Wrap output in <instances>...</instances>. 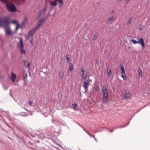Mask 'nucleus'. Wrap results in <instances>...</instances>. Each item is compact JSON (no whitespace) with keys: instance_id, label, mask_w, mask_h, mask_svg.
<instances>
[{"instance_id":"obj_1","label":"nucleus","mask_w":150,"mask_h":150,"mask_svg":"<svg viewBox=\"0 0 150 150\" xmlns=\"http://www.w3.org/2000/svg\"><path fill=\"white\" fill-rule=\"evenodd\" d=\"M9 18L8 17L0 18V26L3 25L4 26L6 34L7 36L9 35Z\"/></svg>"},{"instance_id":"obj_2","label":"nucleus","mask_w":150,"mask_h":150,"mask_svg":"<svg viewBox=\"0 0 150 150\" xmlns=\"http://www.w3.org/2000/svg\"><path fill=\"white\" fill-rule=\"evenodd\" d=\"M102 93L103 95V102L107 103L108 101V93L105 85H103L102 87Z\"/></svg>"},{"instance_id":"obj_3","label":"nucleus","mask_w":150,"mask_h":150,"mask_svg":"<svg viewBox=\"0 0 150 150\" xmlns=\"http://www.w3.org/2000/svg\"><path fill=\"white\" fill-rule=\"evenodd\" d=\"M19 38L20 40V42L17 43L18 47L20 49L21 53L25 54V50L23 49V45L22 40L21 38Z\"/></svg>"},{"instance_id":"obj_4","label":"nucleus","mask_w":150,"mask_h":150,"mask_svg":"<svg viewBox=\"0 0 150 150\" xmlns=\"http://www.w3.org/2000/svg\"><path fill=\"white\" fill-rule=\"evenodd\" d=\"M123 98L126 99L129 98L131 96V94L129 91L128 90H125L123 91Z\"/></svg>"},{"instance_id":"obj_5","label":"nucleus","mask_w":150,"mask_h":150,"mask_svg":"<svg viewBox=\"0 0 150 150\" xmlns=\"http://www.w3.org/2000/svg\"><path fill=\"white\" fill-rule=\"evenodd\" d=\"M131 41L134 44H140L142 47H144V39L142 38H141L139 39V41H136L134 39H132L131 40Z\"/></svg>"},{"instance_id":"obj_6","label":"nucleus","mask_w":150,"mask_h":150,"mask_svg":"<svg viewBox=\"0 0 150 150\" xmlns=\"http://www.w3.org/2000/svg\"><path fill=\"white\" fill-rule=\"evenodd\" d=\"M12 23L16 25V27L15 29L16 31H17L18 28H19L22 29V27L21 26H20L18 22L16 20H14L12 21H10V24Z\"/></svg>"},{"instance_id":"obj_7","label":"nucleus","mask_w":150,"mask_h":150,"mask_svg":"<svg viewBox=\"0 0 150 150\" xmlns=\"http://www.w3.org/2000/svg\"><path fill=\"white\" fill-rule=\"evenodd\" d=\"M89 85V83L88 82L84 81L83 82V87L85 89V92L87 93L88 91V87Z\"/></svg>"},{"instance_id":"obj_8","label":"nucleus","mask_w":150,"mask_h":150,"mask_svg":"<svg viewBox=\"0 0 150 150\" xmlns=\"http://www.w3.org/2000/svg\"><path fill=\"white\" fill-rule=\"evenodd\" d=\"M17 10L16 8L15 5L10 3V11L14 12L17 11Z\"/></svg>"},{"instance_id":"obj_9","label":"nucleus","mask_w":150,"mask_h":150,"mask_svg":"<svg viewBox=\"0 0 150 150\" xmlns=\"http://www.w3.org/2000/svg\"><path fill=\"white\" fill-rule=\"evenodd\" d=\"M16 75L14 74L13 72H11V78L10 77V79H11L13 83H14L16 81Z\"/></svg>"},{"instance_id":"obj_10","label":"nucleus","mask_w":150,"mask_h":150,"mask_svg":"<svg viewBox=\"0 0 150 150\" xmlns=\"http://www.w3.org/2000/svg\"><path fill=\"white\" fill-rule=\"evenodd\" d=\"M46 8L45 7L43 9L40 11L38 13V17H40L43 14H44L46 12Z\"/></svg>"},{"instance_id":"obj_11","label":"nucleus","mask_w":150,"mask_h":150,"mask_svg":"<svg viewBox=\"0 0 150 150\" xmlns=\"http://www.w3.org/2000/svg\"><path fill=\"white\" fill-rule=\"evenodd\" d=\"M9 0H1V1L5 3L6 5L7 9L9 11Z\"/></svg>"},{"instance_id":"obj_12","label":"nucleus","mask_w":150,"mask_h":150,"mask_svg":"<svg viewBox=\"0 0 150 150\" xmlns=\"http://www.w3.org/2000/svg\"><path fill=\"white\" fill-rule=\"evenodd\" d=\"M121 73H122V74L121 75V76L123 79L125 81L126 80H127V77L125 71V70H121Z\"/></svg>"},{"instance_id":"obj_13","label":"nucleus","mask_w":150,"mask_h":150,"mask_svg":"<svg viewBox=\"0 0 150 150\" xmlns=\"http://www.w3.org/2000/svg\"><path fill=\"white\" fill-rule=\"evenodd\" d=\"M33 35L29 32L27 36H25V37L27 39H29L33 38Z\"/></svg>"},{"instance_id":"obj_14","label":"nucleus","mask_w":150,"mask_h":150,"mask_svg":"<svg viewBox=\"0 0 150 150\" xmlns=\"http://www.w3.org/2000/svg\"><path fill=\"white\" fill-rule=\"evenodd\" d=\"M27 18H25L24 21L22 22L21 25H20V26H21L22 28L23 27H24L27 23Z\"/></svg>"},{"instance_id":"obj_15","label":"nucleus","mask_w":150,"mask_h":150,"mask_svg":"<svg viewBox=\"0 0 150 150\" xmlns=\"http://www.w3.org/2000/svg\"><path fill=\"white\" fill-rule=\"evenodd\" d=\"M37 30V28H34L33 29L30 31H29V32L32 34L33 35H34L36 32Z\"/></svg>"},{"instance_id":"obj_16","label":"nucleus","mask_w":150,"mask_h":150,"mask_svg":"<svg viewBox=\"0 0 150 150\" xmlns=\"http://www.w3.org/2000/svg\"><path fill=\"white\" fill-rule=\"evenodd\" d=\"M138 71L139 76L140 77H142V69L140 68H139L138 70Z\"/></svg>"},{"instance_id":"obj_17","label":"nucleus","mask_w":150,"mask_h":150,"mask_svg":"<svg viewBox=\"0 0 150 150\" xmlns=\"http://www.w3.org/2000/svg\"><path fill=\"white\" fill-rule=\"evenodd\" d=\"M69 69L70 70V71H68V73H69L70 72V71H71L73 69V64L72 63H70L69 64Z\"/></svg>"},{"instance_id":"obj_18","label":"nucleus","mask_w":150,"mask_h":150,"mask_svg":"<svg viewBox=\"0 0 150 150\" xmlns=\"http://www.w3.org/2000/svg\"><path fill=\"white\" fill-rule=\"evenodd\" d=\"M47 17L46 16L42 18L40 20V22L42 23L46 20Z\"/></svg>"},{"instance_id":"obj_19","label":"nucleus","mask_w":150,"mask_h":150,"mask_svg":"<svg viewBox=\"0 0 150 150\" xmlns=\"http://www.w3.org/2000/svg\"><path fill=\"white\" fill-rule=\"evenodd\" d=\"M64 72L62 71H61L59 73V78L60 79H61L63 76Z\"/></svg>"},{"instance_id":"obj_20","label":"nucleus","mask_w":150,"mask_h":150,"mask_svg":"<svg viewBox=\"0 0 150 150\" xmlns=\"http://www.w3.org/2000/svg\"><path fill=\"white\" fill-rule=\"evenodd\" d=\"M113 20V17H110V18L108 19L107 20V23H109L111 21Z\"/></svg>"},{"instance_id":"obj_21","label":"nucleus","mask_w":150,"mask_h":150,"mask_svg":"<svg viewBox=\"0 0 150 150\" xmlns=\"http://www.w3.org/2000/svg\"><path fill=\"white\" fill-rule=\"evenodd\" d=\"M73 106V108L75 110H77L78 109V107L76 103H74L72 104Z\"/></svg>"},{"instance_id":"obj_22","label":"nucleus","mask_w":150,"mask_h":150,"mask_svg":"<svg viewBox=\"0 0 150 150\" xmlns=\"http://www.w3.org/2000/svg\"><path fill=\"white\" fill-rule=\"evenodd\" d=\"M132 18H129L128 21L127 23V25H129L132 22Z\"/></svg>"},{"instance_id":"obj_23","label":"nucleus","mask_w":150,"mask_h":150,"mask_svg":"<svg viewBox=\"0 0 150 150\" xmlns=\"http://www.w3.org/2000/svg\"><path fill=\"white\" fill-rule=\"evenodd\" d=\"M84 75V76H82L83 77V79H85L87 77V73L86 72H85V73L83 74V75Z\"/></svg>"},{"instance_id":"obj_24","label":"nucleus","mask_w":150,"mask_h":150,"mask_svg":"<svg viewBox=\"0 0 150 150\" xmlns=\"http://www.w3.org/2000/svg\"><path fill=\"white\" fill-rule=\"evenodd\" d=\"M56 1H51L50 3L51 5L52 6H55L56 5Z\"/></svg>"},{"instance_id":"obj_25","label":"nucleus","mask_w":150,"mask_h":150,"mask_svg":"<svg viewBox=\"0 0 150 150\" xmlns=\"http://www.w3.org/2000/svg\"><path fill=\"white\" fill-rule=\"evenodd\" d=\"M98 35L97 33H95L94 37L93 38V40H94L97 39L98 38Z\"/></svg>"},{"instance_id":"obj_26","label":"nucleus","mask_w":150,"mask_h":150,"mask_svg":"<svg viewBox=\"0 0 150 150\" xmlns=\"http://www.w3.org/2000/svg\"><path fill=\"white\" fill-rule=\"evenodd\" d=\"M42 23L41 22L38 23L37 25V27H35V28H37V29L40 26L42 25Z\"/></svg>"},{"instance_id":"obj_27","label":"nucleus","mask_w":150,"mask_h":150,"mask_svg":"<svg viewBox=\"0 0 150 150\" xmlns=\"http://www.w3.org/2000/svg\"><path fill=\"white\" fill-rule=\"evenodd\" d=\"M129 124V122L127 125H125V126H118L117 127V128H124L126 126H127V125Z\"/></svg>"},{"instance_id":"obj_28","label":"nucleus","mask_w":150,"mask_h":150,"mask_svg":"<svg viewBox=\"0 0 150 150\" xmlns=\"http://www.w3.org/2000/svg\"><path fill=\"white\" fill-rule=\"evenodd\" d=\"M66 60L67 61V62H69V55L68 54H67L66 55Z\"/></svg>"},{"instance_id":"obj_29","label":"nucleus","mask_w":150,"mask_h":150,"mask_svg":"<svg viewBox=\"0 0 150 150\" xmlns=\"http://www.w3.org/2000/svg\"><path fill=\"white\" fill-rule=\"evenodd\" d=\"M111 74V69H109V71H108L107 72L108 75V76H110Z\"/></svg>"},{"instance_id":"obj_30","label":"nucleus","mask_w":150,"mask_h":150,"mask_svg":"<svg viewBox=\"0 0 150 150\" xmlns=\"http://www.w3.org/2000/svg\"><path fill=\"white\" fill-rule=\"evenodd\" d=\"M120 69L121 70H121H124V67L123 65H120Z\"/></svg>"},{"instance_id":"obj_31","label":"nucleus","mask_w":150,"mask_h":150,"mask_svg":"<svg viewBox=\"0 0 150 150\" xmlns=\"http://www.w3.org/2000/svg\"><path fill=\"white\" fill-rule=\"evenodd\" d=\"M55 1H57L59 4L62 3L63 2V1L62 0H55Z\"/></svg>"},{"instance_id":"obj_32","label":"nucleus","mask_w":150,"mask_h":150,"mask_svg":"<svg viewBox=\"0 0 150 150\" xmlns=\"http://www.w3.org/2000/svg\"><path fill=\"white\" fill-rule=\"evenodd\" d=\"M30 64H31V63L30 62H28L27 63V67H30Z\"/></svg>"},{"instance_id":"obj_33","label":"nucleus","mask_w":150,"mask_h":150,"mask_svg":"<svg viewBox=\"0 0 150 150\" xmlns=\"http://www.w3.org/2000/svg\"><path fill=\"white\" fill-rule=\"evenodd\" d=\"M81 127H82L83 129V130L88 135V134H89L90 133L88 132L87 131L85 130L84 129H83L82 127H81V126H80Z\"/></svg>"},{"instance_id":"obj_34","label":"nucleus","mask_w":150,"mask_h":150,"mask_svg":"<svg viewBox=\"0 0 150 150\" xmlns=\"http://www.w3.org/2000/svg\"><path fill=\"white\" fill-rule=\"evenodd\" d=\"M28 104L30 106H31L32 104V102L31 101H29L28 102Z\"/></svg>"},{"instance_id":"obj_35","label":"nucleus","mask_w":150,"mask_h":150,"mask_svg":"<svg viewBox=\"0 0 150 150\" xmlns=\"http://www.w3.org/2000/svg\"><path fill=\"white\" fill-rule=\"evenodd\" d=\"M33 38H31V40H30V43H32V42H33Z\"/></svg>"},{"instance_id":"obj_36","label":"nucleus","mask_w":150,"mask_h":150,"mask_svg":"<svg viewBox=\"0 0 150 150\" xmlns=\"http://www.w3.org/2000/svg\"><path fill=\"white\" fill-rule=\"evenodd\" d=\"M63 5V3H60L59 5V6L60 7H61Z\"/></svg>"},{"instance_id":"obj_37","label":"nucleus","mask_w":150,"mask_h":150,"mask_svg":"<svg viewBox=\"0 0 150 150\" xmlns=\"http://www.w3.org/2000/svg\"><path fill=\"white\" fill-rule=\"evenodd\" d=\"M85 72H84V71H81V74L82 76H84V75H83V74L85 73Z\"/></svg>"},{"instance_id":"obj_38","label":"nucleus","mask_w":150,"mask_h":150,"mask_svg":"<svg viewBox=\"0 0 150 150\" xmlns=\"http://www.w3.org/2000/svg\"><path fill=\"white\" fill-rule=\"evenodd\" d=\"M125 3H128L129 1L130 0H125Z\"/></svg>"},{"instance_id":"obj_39","label":"nucleus","mask_w":150,"mask_h":150,"mask_svg":"<svg viewBox=\"0 0 150 150\" xmlns=\"http://www.w3.org/2000/svg\"><path fill=\"white\" fill-rule=\"evenodd\" d=\"M88 135L90 136V137H93V136L90 133L89 134H88Z\"/></svg>"},{"instance_id":"obj_40","label":"nucleus","mask_w":150,"mask_h":150,"mask_svg":"<svg viewBox=\"0 0 150 150\" xmlns=\"http://www.w3.org/2000/svg\"><path fill=\"white\" fill-rule=\"evenodd\" d=\"M85 70V69H84L83 67H82L81 69V71H84Z\"/></svg>"},{"instance_id":"obj_41","label":"nucleus","mask_w":150,"mask_h":150,"mask_svg":"<svg viewBox=\"0 0 150 150\" xmlns=\"http://www.w3.org/2000/svg\"><path fill=\"white\" fill-rule=\"evenodd\" d=\"M93 137L94 138V139H95V140L97 141V139H96V138L95 137H94V136H93Z\"/></svg>"},{"instance_id":"obj_42","label":"nucleus","mask_w":150,"mask_h":150,"mask_svg":"<svg viewBox=\"0 0 150 150\" xmlns=\"http://www.w3.org/2000/svg\"><path fill=\"white\" fill-rule=\"evenodd\" d=\"M110 132H112L113 131V130H110Z\"/></svg>"},{"instance_id":"obj_43","label":"nucleus","mask_w":150,"mask_h":150,"mask_svg":"<svg viewBox=\"0 0 150 150\" xmlns=\"http://www.w3.org/2000/svg\"><path fill=\"white\" fill-rule=\"evenodd\" d=\"M10 34L11 33V30L10 29Z\"/></svg>"},{"instance_id":"obj_44","label":"nucleus","mask_w":150,"mask_h":150,"mask_svg":"<svg viewBox=\"0 0 150 150\" xmlns=\"http://www.w3.org/2000/svg\"><path fill=\"white\" fill-rule=\"evenodd\" d=\"M25 61H25V60H23V62H25Z\"/></svg>"},{"instance_id":"obj_45","label":"nucleus","mask_w":150,"mask_h":150,"mask_svg":"<svg viewBox=\"0 0 150 150\" xmlns=\"http://www.w3.org/2000/svg\"><path fill=\"white\" fill-rule=\"evenodd\" d=\"M23 116H26V115H23Z\"/></svg>"},{"instance_id":"obj_46","label":"nucleus","mask_w":150,"mask_h":150,"mask_svg":"<svg viewBox=\"0 0 150 150\" xmlns=\"http://www.w3.org/2000/svg\"><path fill=\"white\" fill-rule=\"evenodd\" d=\"M139 30H141V28H140V29H139Z\"/></svg>"},{"instance_id":"obj_47","label":"nucleus","mask_w":150,"mask_h":150,"mask_svg":"<svg viewBox=\"0 0 150 150\" xmlns=\"http://www.w3.org/2000/svg\"><path fill=\"white\" fill-rule=\"evenodd\" d=\"M115 129H117V128H116V127H115Z\"/></svg>"},{"instance_id":"obj_48","label":"nucleus","mask_w":150,"mask_h":150,"mask_svg":"<svg viewBox=\"0 0 150 150\" xmlns=\"http://www.w3.org/2000/svg\"><path fill=\"white\" fill-rule=\"evenodd\" d=\"M120 1H121L122 0H120Z\"/></svg>"}]
</instances>
